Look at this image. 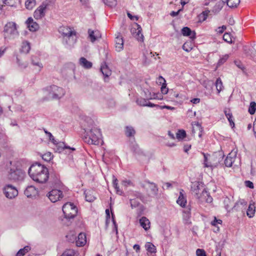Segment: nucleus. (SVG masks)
Returning a JSON list of instances; mask_svg holds the SVG:
<instances>
[{"mask_svg":"<svg viewBox=\"0 0 256 256\" xmlns=\"http://www.w3.org/2000/svg\"><path fill=\"white\" fill-rule=\"evenodd\" d=\"M136 104L140 106H146V100L143 98H138L136 100Z\"/></svg>","mask_w":256,"mask_h":256,"instance_id":"obj_51","label":"nucleus"},{"mask_svg":"<svg viewBox=\"0 0 256 256\" xmlns=\"http://www.w3.org/2000/svg\"><path fill=\"white\" fill-rule=\"evenodd\" d=\"M115 48L118 52L122 51L124 48V40L120 36H118L115 38Z\"/></svg>","mask_w":256,"mask_h":256,"instance_id":"obj_21","label":"nucleus"},{"mask_svg":"<svg viewBox=\"0 0 256 256\" xmlns=\"http://www.w3.org/2000/svg\"><path fill=\"white\" fill-rule=\"evenodd\" d=\"M31 64L34 66H37L38 70H40L43 68V65L40 62V58L37 56H32L31 57Z\"/></svg>","mask_w":256,"mask_h":256,"instance_id":"obj_23","label":"nucleus"},{"mask_svg":"<svg viewBox=\"0 0 256 256\" xmlns=\"http://www.w3.org/2000/svg\"><path fill=\"white\" fill-rule=\"evenodd\" d=\"M88 37L92 42H94L98 38L101 37L100 32L98 30H93L90 29L88 30Z\"/></svg>","mask_w":256,"mask_h":256,"instance_id":"obj_19","label":"nucleus"},{"mask_svg":"<svg viewBox=\"0 0 256 256\" xmlns=\"http://www.w3.org/2000/svg\"><path fill=\"white\" fill-rule=\"evenodd\" d=\"M62 212L66 218L71 219L76 216L78 208L73 204L67 202L63 206Z\"/></svg>","mask_w":256,"mask_h":256,"instance_id":"obj_9","label":"nucleus"},{"mask_svg":"<svg viewBox=\"0 0 256 256\" xmlns=\"http://www.w3.org/2000/svg\"><path fill=\"white\" fill-rule=\"evenodd\" d=\"M136 131L132 126H126L125 128V134L128 137L134 136Z\"/></svg>","mask_w":256,"mask_h":256,"instance_id":"obj_32","label":"nucleus"},{"mask_svg":"<svg viewBox=\"0 0 256 256\" xmlns=\"http://www.w3.org/2000/svg\"><path fill=\"white\" fill-rule=\"evenodd\" d=\"M44 92L46 96V100H59L65 94V90L56 85L48 86L44 89Z\"/></svg>","mask_w":256,"mask_h":256,"instance_id":"obj_3","label":"nucleus"},{"mask_svg":"<svg viewBox=\"0 0 256 256\" xmlns=\"http://www.w3.org/2000/svg\"><path fill=\"white\" fill-rule=\"evenodd\" d=\"M100 72L105 78H108L112 74L111 70L109 68L106 62L101 65Z\"/></svg>","mask_w":256,"mask_h":256,"instance_id":"obj_26","label":"nucleus"},{"mask_svg":"<svg viewBox=\"0 0 256 256\" xmlns=\"http://www.w3.org/2000/svg\"><path fill=\"white\" fill-rule=\"evenodd\" d=\"M26 24L29 30L31 32H36L39 28L38 24L34 22V20L31 17L28 18L26 21Z\"/></svg>","mask_w":256,"mask_h":256,"instance_id":"obj_15","label":"nucleus"},{"mask_svg":"<svg viewBox=\"0 0 256 256\" xmlns=\"http://www.w3.org/2000/svg\"><path fill=\"white\" fill-rule=\"evenodd\" d=\"M3 192L5 196L9 199H12L18 195L16 188L10 184H6L4 187Z\"/></svg>","mask_w":256,"mask_h":256,"instance_id":"obj_10","label":"nucleus"},{"mask_svg":"<svg viewBox=\"0 0 256 256\" xmlns=\"http://www.w3.org/2000/svg\"><path fill=\"white\" fill-rule=\"evenodd\" d=\"M223 39L224 41L228 43H231L232 42V40L230 34L225 33L223 36Z\"/></svg>","mask_w":256,"mask_h":256,"instance_id":"obj_56","label":"nucleus"},{"mask_svg":"<svg viewBox=\"0 0 256 256\" xmlns=\"http://www.w3.org/2000/svg\"><path fill=\"white\" fill-rule=\"evenodd\" d=\"M113 186L114 188L116 190V192L119 194L120 195H122V192L120 190L119 188L118 187V180L116 178H114L112 182Z\"/></svg>","mask_w":256,"mask_h":256,"instance_id":"obj_50","label":"nucleus"},{"mask_svg":"<svg viewBox=\"0 0 256 256\" xmlns=\"http://www.w3.org/2000/svg\"><path fill=\"white\" fill-rule=\"evenodd\" d=\"M144 56L145 57V60H144V63L145 64H148L150 62V60H148V58L149 56H150L151 57H152L153 56H154V55L152 54V52H146V53H144Z\"/></svg>","mask_w":256,"mask_h":256,"instance_id":"obj_55","label":"nucleus"},{"mask_svg":"<svg viewBox=\"0 0 256 256\" xmlns=\"http://www.w3.org/2000/svg\"><path fill=\"white\" fill-rule=\"evenodd\" d=\"M202 154L204 156V166L206 168H214L220 164V161L218 162H212V160L214 159L215 158H216L215 156H210V154H204V152H202Z\"/></svg>","mask_w":256,"mask_h":256,"instance_id":"obj_11","label":"nucleus"},{"mask_svg":"<svg viewBox=\"0 0 256 256\" xmlns=\"http://www.w3.org/2000/svg\"><path fill=\"white\" fill-rule=\"evenodd\" d=\"M140 226L144 228V230H148L150 228V222L149 220L146 217L143 216L140 220Z\"/></svg>","mask_w":256,"mask_h":256,"instance_id":"obj_28","label":"nucleus"},{"mask_svg":"<svg viewBox=\"0 0 256 256\" xmlns=\"http://www.w3.org/2000/svg\"><path fill=\"white\" fill-rule=\"evenodd\" d=\"M224 112L227 118H230V116H232V114L230 112V110L229 109H226Z\"/></svg>","mask_w":256,"mask_h":256,"instance_id":"obj_62","label":"nucleus"},{"mask_svg":"<svg viewBox=\"0 0 256 256\" xmlns=\"http://www.w3.org/2000/svg\"><path fill=\"white\" fill-rule=\"evenodd\" d=\"M224 208L228 212L230 209H233V202L228 198L226 197L224 200Z\"/></svg>","mask_w":256,"mask_h":256,"instance_id":"obj_30","label":"nucleus"},{"mask_svg":"<svg viewBox=\"0 0 256 256\" xmlns=\"http://www.w3.org/2000/svg\"><path fill=\"white\" fill-rule=\"evenodd\" d=\"M244 183L246 186L248 188H254L253 183L250 180H246Z\"/></svg>","mask_w":256,"mask_h":256,"instance_id":"obj_59","label":"nucleus"},{"mask_svg":"<svg viewBox=\"0 0 256 256\" xmlns=\"http://www.w3.org/2000/svg\"><path fill=\"white\" fill-rule=\"evenodd\" d=\"M135 26H136V28H134V30H132V32L134 34V31H135V33L136 34L135 36L136 37L137 40L139 41H143L144 40V36L142 34V28L140 27V26L139 24H135Z\"/></svg>","mask_w":256,"mask_h":256,"instance_id":"obj_18","label":"nucleus"},{"mask_svg":"<svg viewBox=\"0 0 256 256\" xmlns=\"http://www.w3.org/2000/svg\"><path fill=\"white\" fill-rule=\"evenodd\" d=\"M88 122V128H84L86 134L83 139L85 142L89 144L98 145L101 136L100 129L92 126L93 121L90 118L86 119Z\"/></svg>","mask_w":256,"mask_h":256,"instance_id":"obj_2","label":"nucleus"},{"mask_svg":"<svg viewBox=\"0 0 256 256\" xmlns=\"http://www.w3.org/2000/svg\"><path fill=\"white\" fill-rule=\"evenodd\" d=\"M222 222V220H216L214 218V220L212 222L211 224L212 226H216V224H220Z\"/></svg>","mask_w":256,"mask_h":256,"instance_id":"obj_63","label":"nucleus"},{"mask_svg":"<svg viewBox=\"0 0 256 256\" xmlns=\"http://www.w3.org/2000/svg\"><path fill=\"white\" fill-rule=\"evenodd\" d=\"M224 2H219L216 4L214 6V8H218V10H220L222 8V4H224Z\"/></svg>","mask_w":256,"mask_h":256,"instance_id":"obj_64","label":"nucleus"},{"mask_svg":"<svg viewBox=\"0 0 256 256\" xmlns=\"http://www.w3.org/2000/svg\"><path fill=\"white\" fill-rule=\"evenodd\" d=\"M203 132V128L201 124L198 122H193V134H198V136L200 138Z\"/></svg>","mask_w":256,"mask_h":256,"instance_id":"obj_17","label":"nucleus"},{"mask_svg":"<svg viewBox=\"0 0 256 256\" xmlns=\"http://www.w3.org/2000/svg\"><path fill=\"white\" fill-rule=\"evenodd\" d=\"M130 198L140 199L142 202L144 200V196L140 192L135 191L130 194Z\"/></svg>","mask_w":256,"mask_h":256,"instance_id":"obj_37","label":"nucleus"},{"mask_svg":"<svg viewBox=\"0 0 256 256\" xmlns=\"http://www.w3.org/2000/svg\"><path fill=\"white\" fill-rule=\"evenodd\" d=\"M246 204H247V202L245 200H240L236 202L234 204V206L232 207V208L236 209L237 206H238V204H240L242 206H245L246 205Z\"/></svg>","mask_w":256,"mask_h":256,"instance_id":"obj_54","label":"nucleus"},{"mask_svg":"<svg viewBox=\"0 0 256 256\" xmlns=\"http://www.w3.org/2000/svg\"><path fill=\"white\" fill-rule=\"evenodd\" d=\"M256 110V103L254 102H252L250 103L248 108V112L250 114H254Z\"/></svg>","mask_w":256,"mask_h":256,"instance_id":"obj_45","label":"nucleus"},{"mask_svg":"<svg viewBox=\"0 0 256 256\" xmlns=\"http://www.w3.org/2000/svg\"><path fill=\"white\" fill-rule=\"evenodd\" d=\"M85 198L86 201L92 202L94 201L96 198V194L94 190H88L84 192Z\"/></svg>","mask_w":256,"mask_h":256,"instance_id":"obj_24","label":"nucleus"},{"mask_svg":"<svg viewBox=\"0 0 256 256\" xmlns=\"http://www.w3.org/2000/svg\"><path fill=\"white\" fill-rule=\"evenodd\" d=\"M30 248L29 246H26L23 248L20 249L16 253V256H23L29 250Z\"/></svg>","mask_w":256,"mask_h":256,"instance_id":"obj_40","label":"nucleus"},{"mask_svg":"<svg viewBox=\"0 0 256 256\" xmlns=\"http://www.w3.org/2000/svg\"><path fill=\"white\" fill-rule=\"evenodd\" d=\"M234 64L239 68L242 70L244 69V66L240 61L235 60Z\"/></svg>","mask_w":256,"mask_h":256,"instance_id":"obj_58","label":"nucleus"},{"mask_svg":"<svg viewBox=\"0 0 256 256\" xmlns=\"http://www.w3.org/2000/svg\"><path fill=\"white\" fill-rule=\"evenodd\" d=\"M60 32H62L64 36L67 48H71L76 41V32L72 31L70 28L68 27L60 28Z\"/></svg>","mask_w":256,"mask_h":256,"instance_id":"obj_6","label":"nucleus"},{"mask_svg":"<svg viewBox=\"0 0 256 256\" xmlns=\"http://www.w3.org/2000/svg\"><path fill=\"white\" fill-rule=\"evenodd\" d=\"M210 10H207L202 12L201 14L197 16L195 18V24L196 26H198L200 24L208 18Z\"/></svg>","mask_w":256,"mask_h":256,"instance_id":"obj_16","label":"nucleus"},{"mask_svg":"<svg viewBox=\"0 0 256 256\" xmlns=\"http://www.w3.org/2000/svg\"><path fill=\"white\" fill-rule=\"evenodd\" d=\"M182 49L187 52H190L192 50V40L186 42L182 46Z\"/></svg>","mask_w":256,"mask_h":256,"instance_id":"obj_41","label":"nucleus"},{"mask_svg":"<svg viewBox=\"0 0 256 256\" xmlns=\"http://www.w3.org/2000/svg\"><path fill=\"white\" fill-rule=\"evenodd\" d=\"M145 247L148 252L150 253L156 252V248L152 243L150 242H146Z\"/></svg>","mask_w":256,"mask_h":256,"instance_id":"obj_38","label":"nucleus"},{"mask_svg":"<svg viewBox=\"0 0 256 256\" xmlns=\"http://www.w3.org/2000/svg\"><path fill=\"white\" fill-rule=\"evenodd\" d=\"M36 193V189L34 186H28L24 192V194L28 198H30Z\"/></svg>","mask_w":256,"mask_h":256,"instance_id":"obj_29","label":"nucleus"},{"mask_svg":"<svg viewBox=\"0 0 256 256\" xmlns=\"http://www.w3.org/2000/svg\"><path fill=\"white\" fill-rule=\"evenodd\" d=\"M229 57L228 54H224V55L222 58H220V59L218 60L217 66H220L222 65L223 64H224L228 59Z\"/></svg>","mask_w":256,"mask_h":256,"instance_id":"obj_49","label":"nucleus"},{"mask_svg":"<svg viewBox=\"0 0 256 256\" xmlns=\"http://www.w3.org/2000/svg\"><path fill=\"white\" fill-rule=\"evenodd\" d=\"M149 184L148 188L150 190V196H156L158 194V188L156 184L154 182H150V181H146Z\"/></svg>","mask_w":256,"mask_h":256,"instance_id":"obj_25","label":"nucleus"},{"mask_svg":"<svg viewBox=\"0 0 256 256\" xmlns=\"http://www.w3.org/2000/svg\"><path fill=\"white\" fill-rule=\"evenodd\" d=\"M130 206L132 208L140 206V209L143 208V206L140 204V202L136 198H130Z\"/></svg>","mask_w":256,"mask_h":256,"instance_id":"obj_31","label":"nucleus"},{"mask_svg":"<svg viewBox=\"0 0 256 256\" xmlns=\"http://www.w3.org/2000/svg\"><path fill=\"white\" fill-rule=\"evenodd\" d=\"M159 80L162 83V81H164V83L161 87V92L163 94H166L168 92V88L166 87V84L165 80L161 76L159 77Z\"/></svg>","mask_w":256,"mask_h":256,"instance_id":"obj_39","label":"nucleus"},{"mask_svg":"<svg viewBox=\"0 0 256 256\" xmlns=\"http://www.w3.org/2000/svg\"><path fill=\"white\" fill-rule=\"evenodd\" d=\"M30 49V43L27 41L23 42L22 44L20 52L27 54Z\"/></svg>","mask_w":256,"mask_h":256,"instance_id":"obj_33","label":"nucleus"},{"mask_svg":"<svg viewBox=\"0 0 256 256\" xmlns=\"http://www.w3.org/2000/svg\"><path fill=\"white\" fill-rule=\"evenodd\" d=\"M182 218L184 223L185 224L189 225L191 224V213L190 208L183 211Z\"/></svg>","mask_w":256,"mask_h":256,"instance_id":"obj_20","label":"nucleus"},{"mask_svg":"<svg viewBox=\"0 0 256 256\" xmlns=\"http://www.w3.org/2000/svg\"><path fill=\"white\" fill-rule=\"evenodd\" d=\"M75 252L73 250H67L60 256H74Z\"/></svg>","mask_w":256,"mask_h":256,"instance_id":"obj_52","label":"nucleus"},{"mask_svg":"<svg viewBox=\"0 0 256 256\" xmlns=\"http://www.w3.org/2000/svg\"><path fill=\"white\" fill-rule=\"evenodd\" d=\"M18 0H3V3L10 6H15Z\"/></svg>","mask_w":256,"mask_h":256,"instance_id":"obj_46","label":"nucleus"},{"mask_svg":"<svg viewBox=\"0 0 256 256\" xmlns=\"http://www.w3.org/2000/svg\"><path fill=\"white\" fill-rule=\"evenodd\" d=\"M222 2H226L227 5L230 8L236 7L240 2V0H222Z\"/></svg>","mask_w":256,"mask_h":256,"instance_id":"obj_35","label":"nucleus"},{"mask_svg":"<svg viewBox=\"0 0 256 256\" xmlns=\"http://www.w3.org/2000/svg\"><path fill=\"white\" fill-rule=\"evenodd\" d=\"M178 204L182 208L185 207L186 204V200L184 196V192L183 190L181 189L180 192V196L176 200Z\"/></svg>","mask_w":256,"mask_h":256,"instance_id":"obj_22","label":"nucleus"},{"mask_svg":"<svg viewBox=\"0 0 256 256\" xmlns=\"http://www.w3.org/2000/svg\"><path fill=\"white\" fill-rule=\"evenodd\" d=\"M80 64L84 68L88 69L92 67V64L88 61L86 58L82 57L79 60Z\"/></svg>","mask_w":256,"mask_h":256,"instance_id":"obj_27","label":"nucleus"},{"mask_svg":"<svg viewBox=\"0 0 256 256\" xmlns=\"http://www.w3.org/2000/svg\"><path fill=\"white\" fill-rule=\"evenodd\" d=\"M186 136V132L184 130H178L176 133V138L179 140H182Z\"/></svg>","mask_w":256,"mask_h":256,"instance_id":"obj_36","label":"nucleus"},{"mask_svg":"<svg viewBox=\"0 0 256 256\" xmlns=\"http://www.w3.org/2000/svg\"><path fill=\"white\" fill-rule=\"evenodd\" d=\"M104 4L110 8L114 7L117 4L116 0H103Z\"/></svg>","mask_w":256,"mask_h":256,"instance_id":"obj_44","label":"nucleus"},{"mask_svg":"<svg viewBox=\"0 0 256 256\" xmlns=\"http://www.w3.org/2000/svg\"><path fill=\"white\" fill-rule=\"evenodd\" d=\"M53 155L50 152H48L42 155V159L46 162H50L52 158Z\"/></svg>","mask_w":256,"mask_h":256,"instance_id":"obj_48","label":"nucleus"},{"mask_svg":"<svg viewBox=\"0 0 256 256\" xmlns=\"http://www.w3.org/2000/svg\"><path fill=\"white\" fill-rule=\"evenodd\" d=\"M3 32L5 40L14 39L18 36L16 24L14 22H7L4 26Z\"/></svg>","mask_w":256,"mask_h":256,"instance_id":"obj_5","label":"nucleus"},{"mask_svg":"<svg viewBox=\"0 0 256 256\" xmlns=\"http://www.w3.org/2000/svg\"><path fill=\"white\" fill-rule=\"evenodd\" d=\"M182 34L184 36H189L192 33V30L190 28L186 26L182 29Z\"/></svg>","mask_w":256,"mask_h":256,"instance_id":"obj_47","label":"nucleus"},{"mask_svg":"<svg viewBox=\"0 0 256 256\" xmlns=\"http://www.w3.org/2000/svg\"><path fill=\"white\" fill-rule=\"evenodd\" d=\"M28 174L34 181L38 183L46 182L49 176L48 169L44 165L37 162L30 167Z\"/></svg>","mask_w":256,"mask_h":256,"instance_id":"obj_1","label":"nucleus"},{"mask_svg":"<svg viewBox=\"0 0 256 256\" xmlns=\"http://www.w3.org/2000/svg\"><path fill=\"white\" fill-rule=\"evenodd\" d=\"M62 192L57 189H53L50 192L47 196L52 202H55L62 197Z\"/></svg>","mask_w":256,"mask_h":256,"instance_id":"obj_12","label":"nucleus"},{"mask_svg":"<svg viewBox=\"0 0 256 256\" xmlns=\"http://www.w3.org/2000/svg\"><path fill=\"white\" fill-rule=\"evenodd\" d=\"M255 208H256L254 204H249L248 208L246 211V214L250 218L254 217L255 214Z\"/></svg>","mask_w":256,"mask_h":256,"instance_id":"obj_34","label":"nucleus"},{"mask_svg":"<svg viewBox=\"0 0 256 256\" xmlns=\"http://www.w3.org/2000/svg\"><path fill=\"white\" fill-rule=\"evenodd\" d=\"M36 4V0H27L25 6L27 9L32 10Z\"/></svg>","mask_w":256,"mask_h":256,"instance_id":"obj_43","label":"nucleus"},{"mask_svg":"<svg viewBox=\"0 0 256 256\" xmlns=\"http://www.w3.org/2000/svg\"><path fill=\"white\" fill-rule=\"evenodd\" d=\"M236 158V154L235 152H230L224 160V163L225 166L227 167L232 166V164L234 162Z\"/></svg>","mask_w":256,"mask_h":256,"instance_id":"obj_14","label":"nucleus"},{"mask_svg":"<svg viewBox=\"0 0 256 256\" xmlns=\"http://www.w3.org/2000/svg\"><path fill=\"white\" fill-rule=\"evenodd\" d=\"M226 29V26H222L218 28L216 30V31L218 33L222 34Z\"/></svg>","mask_w":256,"mask_h":256,"instance_id":"obj_60","label":"nucleus"},{"mask_svg":"<svg viewBox=\"0 0 256 256\" xmlns=\"http://www.w3.org/2000/svg\"><path fill=\"white\" fill-rule=\"evenodd\" d=\"M72 238L70 239V240L72 242L76 240V244L78 246H84L86 242V236L84 233L79 234L77 238L75 236H72Z\"/></svg>","mask_w":256,"mask_h":256,"instance_id":"obj_13","label":"nucleus"},{"mask_svg":"<svg viewBox=\"0 0 256 256\" xmlns=\"http://www.w3.org/2000/svg\"><path fill=\"white\" fill-rule=\"evenodd\" d=\"M215 85H216L218 92L220 93V91L222 90V88H223L222 82L220 78H217V80L216 82V83H215Z\"/></svg>","mask_w":256,"mask_h":256,"instance_id":"obj_42","label":"nucleus"},{"mask_svg":"<svg viewBox=\"0 0 256 256\" xmlns=\"http://www.w3.org/2000/svg\"><path fill=\"white\" fill-rule=\"evenodd\" d=\"M54 4V0H45L42 4L35 10L34 12V16L36 20H40L43 18L46 14V12L49 8L52 6Z\"/></svg>","mask_w":256,"mask_h":256,"instance_id":"obj_7","label":"nucleus"},{"mask_svg":"<svg viewBox=\"0 0 256 256\" xmlns=\"http://www.w3.org/2000/svg\"><path fill=\"white\" fill-rule=\"evenodd\" d=\"M194 186H196L194 188V192L196 198L200 202H206L210 203L212 201V198L210 196L209 193L206 190L204 184L202 182H193Z\"/></svg>","mask_w":256,"mask_h":256,"instance_id":"obj_4","label":"nucleus"},{"mask_svg":"<svg viewBox=\"0 0 256 256\" xmlns=\"http://www.w3.org/2000/svg\"><path fill=\"white\" fill-rule=\"evenodd\" d=\"M25 176V172L17 167H12L8 172V178L9 180L18 182L22 181Z\"/></svg>","mask_w":256,"mask_h":256,"instance_id":"obj_8","label":"nucleus"},{"mask_svg":"<svg viewBox=\"0 0 256 256\" xmlns=\"http://www.w3.org/2000/svg\"><path fill=\"white\" fill-rule=\"evenodd\" d=\"M16 62L21 68H26L28 66V62H22L20 60L18 57L16 58Z\"/></svg>","mask_w":256,"mask_h":256,"instance_id":"obj_53","label":"nucleus"},{"mask_svg":"<svg viewBox=\"0 0 256 256\" xmlns=\"http://www.w3.org/2000/svg\"><path fill=\"white\" fill-rule=\"evenodd\" d=\"M182 10V8L180 9L177 12L172 11L170 13V15L172 17L176 16L179 14V13L180 12H181Z\"/></svg>","mask_w":256,"mask_h":256,"instance_id":"obj_61","label":"nucleus"},{"mask_svg":"<svg viewBox=\"0 0 256 256\" xmlns=\"http://www.w3.org/2000/svg\"><path fill=\"white\" fill-rule=\"evenodd\" d=\"M196 256H206V252L203 249L198 248L196 250Z\"/></svg>","mask_w":256,"mask_h":256,"instance_id":"obj_57","label":"nucleus"}]
</instances>
